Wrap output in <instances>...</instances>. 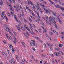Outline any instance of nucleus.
I'll use <instances>...</instances> for the list:
<instances>
[{
  "label": "nucleus",
  "mask_w": 64,
  "mask_h": 64,
  "mask_svg": "<svg viewBox=\"0 0 64 64\" xmlns=\"http://www.w3.org/2000/svg\"><path fill=\"white\" fill-rule=\"evenodd\" d=\"M32 42H30V44H31V46H36V47H37V44L35 43V42H34V40H32Z\"/></svg>",
  "instance_id": "1"
},
{
  "label": "nucleus",
  "mask_w": 64,
  "mask_h": 64,
  "mask_svg": "<svg viewBox=\"0 0 64 64\" xmlns=\"http://www.w3.org/2000/svg\"><path fill=\"white\" fill-rule=\"evenodd\" d=\"M28 5H30V4L31 5L32 7V8H33V9L34 10H35L36 9V8L35 7V6H34V4L31 2L30 1H28Z\"/></svg>",
  "instance_id": "2"
},
{
  "label": "nucleus",
  "mask_w": 64,
  "mask_h": 64,
  "mask_svg": "<svg viewBox=\"0 0 64 64\" xmlns=\"http://www.w3.org/2000/svg\"><path fill=\"white\" fill-rule=\"evenodd\" d=\"M14 40H13V41L15 44H16V42L17 43V42H18V40H17V38H15V37H14Z\"/></svg>",
  "instance_id": "3"
},
{
  "label": "nucleus",
  "mask_w": 64,
  "mask_h": 64,
  "mask_svg": "<svg viewBox=\"0 0 64 64\" xmlns=\"http://www.w3.org/2000/svg\"><path fill=\"white\" fill-rule=\"evenodd\" d=\"M46 22L47 24H49L50 26H52V23H51V22L50 21V20H49L48 21V22H47V20H46Z\"/></svg>",
  "instance_id": "4"
},
{
  "label": "nucleus",
  "mask_w": 64,
  "mask_h": 64,
  "mask_svg": "<svg viewBox=\"0 0 64 64\" xmlns=\"http://www.w3.org/2000/svg\"><path fill=\"white\" fill-rule=\"evenodd\" d=\"M52 23L54 25V26L55 28L57 29V25H56V22H53Z\"/></svg>",
  "instance_id": "5"
},
{
  "label": "nucleus",
  "mask_w": 64,
  "mask_h": 64,
  "mask_svg": "<svg viewBox=\"0 0 64 64\" xmlns=\"http://www.w3.org/2000/svg\"><path fill=\"white\" fill-rule=\"evenodd\" d=\"M2 16L4 18H5L6 19L7 21H8V18H7V17H6V16H5V15L4 14V15H2Z\"/></svg>",
  "instance_id": "6"
},
{
  "label": "nucleus",
  "mask_w": 64,
  "mask_h": 64,
  "mask_svg": "<svg viewBox=\"0 0 64 64\" xmlns=\"http://www.w3.org/2000/svg\"><path fill=\"white\" fill-rule=\"evenodd\" d=\"M11 60L12 61V62H13L14 64H15V61H14V58H11Z\"/></svg>",
  "instance_id": "7"
},
{
  "label": "nucleus",
  "mask_w": 64,
  "mask_h": 64,
  "mask_svg": "<svg viewBox=\"0 0 64 64\" xmlns=\"http://www.w3.org/2000/svg\"><path fill=\"white\" fill-rule=\"evenodd\" d=\"M16 6L17 7V8L19 10H20V7L19 6V5L18 4H16Z\"/></svg>",
  "instance_id": "8"
},
{
  "label": "nucleus",
  "mask_w": 64,
  "mask_h": 64,
  "mask_svg": "<svg viewBox=\"0 0 64 64\" xmlns=\"http://www.w3.org/2000/svg\"><path fill=\"white\" fill-rule=\"evenodd\" d=\"M52 14H53L54 15V16H57L56 14V12H53L52 13Z\"/></svg>",
  "instance_id": "9"
},
{
  "label": "nucleus",
  "mask_w": 64,
  "mask_h": 64,
  "mask_svg": "<svg viewBox=\"0 0 64 64\" xmlns=\"http://www.w3.org/2000/svg\"><path fill=\"white\" fill-rule=\"evenodd\" d=\"M52 19H54V20H57V18H56L55 17L54 18V17L53 16H52Z\"/></svg>",
  "instance_id": "10"
},
{
  "label": "nucleus",
  "mask_w": 64,
  "mask_h": 64,
  "mask_svg": "<svg viewBox=\"0 0 64 64\" xmlns=\"http://www.w3.org/2000/svg\"><path fill=\"white\" fill-rule=\"evenodd\" d=\"M0 4L2 6L3 5V1H2V0H1L0 2Z\"/></svg>",
  "instance_id": "11"
},
{
  "label": "nucleus",
  "mask_w": 64,
  "mask_h": 64,
  "mask_svg": "<svg viewBox=\"0 0 64 64\" xmlns=\"http://www.w3.org/2000/svg\"><path fill=\"white\" fill-rule=\"evenodd\" d=\"M36 6V7H37V8H37V10L38 11H40L39 10H40V8H39V6L38 7V6Z\"/></svg>",
  "instance_id": "12"
},
{
  "label": "nucleus",
  "mask_w": 64,
  "mask_h": 64,
  "mask_svg": "<svg viewBox=\"0 0 64 64\" xmlns=\"http://www.w3.org/2000/svg\"><path fill=\"white\" fill-rule=\"evenodd\" d=\"M22 45H23L24 47H26V44H25L24 43L22 42Z\"/></svg>",
  "instance_id": "13"
},
{
  "label": "nucleus",
  "mask_w": 64,
  "mask_h": 64,
  "mask_svg": "<svg viewBox=\"0 0 64 64\" xmlns=\"http://www.w3.org/2000/svg\"><path fill=\"white\" fill-rule=\"evenodd\" d=\"M35 38L37 40H40V38H39L36 36H35Z\"/></svg>",
  "instance_id": "14"
},
{
  "label": "nucleus",
  "mask_w": 64,
  "mask_h": 64,
  "mask_svg": "<svg viewBox=\"0 0 64 64\" xmlns=\"http://www.w3.org/2000/svg\"><path fill=\"white\" fill-rule=\"evenodd\" d=\"M2 54L3 55H4V54H5L6 55V56H7V53L6 52H2Z\"/></svg>",
  "instance_id": "15"
},
{
  "label": "nucleus",
  "mask_w": 64,
  "mask_h": 64,
  "mask_svg": "<svg viewBox=\"0 0 64 64\" xmlns=\"http://www.w3.org/2000/svg\"><path fill=\"white\" fill-rule=\"evenodd\" d=\"M30 33H31V34H34V35H35V34L34 33V32H33V31H32V32H31V31H30Z\"/></svg>",
  "instance_id": "16"
},
{
  "label": "nucleus",
  "mask_w": 64,
  "mask_h": 64,
  "mask_svg": "<svg viewBox=\"0 0 64 64\" xmlns=\"http://www.w3.org/2000/svg\"><path fill=\"white\" fill-rule=\"evenodd\" d=\"M49 1L51 3V4H53L54 5V4H55L53 2H52V1H51L50 0H49Z\"/></svg>",
  "instance_id": "17"
},
{
  "label": "nucleus",
  "mask_w": 64,
  "mask_h": 64,
  "mask_svg": "<svg viewBox=\"0 0 64 64\" xmlns=\"http://www.w3.org/2000/svg\"><path fill=\"white\" fill-rule=\"evenodd\" d=\"M14 18L16 20V21H17V17H16V16L15 14H14Z\"/></svg>",
  "instance_id": "18"
},
{
  "label": "nucleus",
  "mask_w": 64,
  "mask_h": 64,
  "mask_svg": "<svg viewBox=\"0 0 64 64\" xmlns=\"http://www.w3.org/2000/svg\"><path fill=\"white\" fill-rule=\"evenodd\" d=\"M17 28H18V30H20V28H19V27H20V26L18 25V26H16Z\"/></svg>",
  "instance_id": "19"
},
{
  "label": "nucleus",
  "mask_w": 64,
  "mask_h": 64,
  "mask_svg": "<svg viewBox=\"0 0 64 64\" xmlns=\"http://www.w3.org/2000/svg\"><path fill=\"white\" fill-rule=\"evenodd\" d=\"M16 21L18 22L19 23H21V22L19 20H16Z\"/></svg>",
  "instance_id": "20"
},
{
  "label": "nucleus",
  "mask_w": 64,
  "mask_h": 64,
  "mask_svg": "<svg viewBox=\"0 0 64 64\" xmlns=\"http://www.w3.org/2000/svg\"><path fill=\"white\" fill-rule=\"evenodd\" d=\"M26 29H27V30L28 31H30V29H29V28L28 27H26Z\"/></svg>",
  "instance_id": "21"
},
{
  "label": "nucleus",
  "mask_w": 64,
  "mask_h": 64,
  "mask_svg": "<svg viewBox=\"0 0 64 64\" xmlns=\"http://www.w3.org/2000/svg\"><path fill=\"white\" fill-rule=\"evenodd\" d=\"M8 16L10 17H11V16H10V13H9V12H8Z\"/></svg>",
  "instance_id": "22"
},
{
  "label": "nucleus",
  "mask_w": 64,
  "mask_h": 64,
  "mask_svg": "<svg viewBox=\"0 0 64 64\" xmlns=\"http://www.w3.org/2000/svg\"><path fill=\"white\" fill-rule=\"evenodd\" d=\"M55 6L56 8H59V6L58 4L56 5Z\"/></svg>",
  "instance_id": "23"
},
{
  "label": "nucleus",
  "mask_w": 64,
  "mask_h": 64,
  "mask_svg": "<svg viewBox=\"0 0 64 64\" xmlns=\"http://www.w3.org/2000/svg\"><path fill=\"white\" fill-rule=\"evenodd\" d=\"M9 47L10 48H13V46H12V45H10Z\"/></svg>",
  "instance_id": "24"
},
{
  "label": "nucleus",
  "mask_w": 64,
  "mask_h": 64,
  "mask_svg": "<svg viewBox=\"0 0 64 64\" xmlns=\"http://www.w3.org/2000/svg\"><path fill=\"white\" fill-rule=\"evenodd\" d=\"M54 54L55 55H56V56H58L57 52H55L54 53Z\"/></svg>",
  "instance_id": "25"
},
{
  "label": "nucleus",
  "mask_w": 64,
  "mask_h": 64,
  "mask_svg": "<svg viewBox=\"0 0 64 64\" xmlns=\"http://www.w3.org/2000/svg\"><path fill=\"white\" fill-rule=\"evenodd\" d=\"M12 1L14 4H15L16 3V2H15V0H12Z\"/></svg>",
  "instance_id": "26"
},
{
  "label": "nucleus",
  "mask_w": 64,
  "mask_h": 64,
  "mask_svg": "<svg viewBox=\"0 0 64 64\" xmlns=\"http://www.w3.org/2000/svg\"><path fill=\"white\" fill-rule=\"evenodd\" d=\"M59 47H62V45L61 44H60L59 45Z\"/></svg>",
  "instance_id": "27"
},
{
  "label": "nucleus",
  "mask_w": 64,
  "mask_h": 64,
  "mask_svg": "<svg viewBox=\"0 0 64 64\" xmlns=\"http://www.w3.org/2000/svg\"><path fill=\"white\" fill-rule=\"evenodd\" d=\"M50 21H52V18H51V17L50 16Z\"/></svg>",
  "instance_id": "28"
},
{
  "label": "nucleus",
  "mask_w": 64,
  "mask_h": 64,
  "mask_svg": "<svg viewBox=\"0 0 64 64\" xmlns=\"http://www.w3.org/2000/svg\"><path fill=\"white\" fill-rule=\"evenodd\" d=\"M20 7L21 10H22V9H23V8H22V6L21 5H20Z\"/></svg>",
  "instance_id": "29"
},
{
  "label": "nucleus",
  "mask_w": 64,
  "mask_h": 64,
  "mask_svg": "<svg viewBox=\"0 0 64 64\" xmlns=\"http://www.w3.org/2000/svg\"><path fill=\"white\" fill-rule=\"evenodd\" d=\"M14 9H16V10H17V6H14Z\"/></svg>",
  "instance_id": "30"
},
{
  "label": "nucleus",
  "mask_w": 64,
  "mask_h": 64,
  "mask_svg": "<svg viewBox=\"0 0 64 64\" xmlns=\"http://www.w3.org/2000/svg\"><path fill=\"white\" fill-rule=\"evenodd\" d=\"M6 4L8 5V6H10V5H9V2H6Z\"/></svg>",
  "instance_id": "31"
},
{
  "label": "nucleus",
  "mask_w": 64,
  "mask_h": 64,
  "mask_svg": "<svg viewBox=\"0 0 64 64\" xmlns=\"http://www.w3.org/2000/svg\"><path fill=\"white\" fill-rule=\"evenodd\" d=\"M59 22H60V24H62V21H61V20H59Z\"/></svg>",
  "instance_id": "32"
},
{
  "label": "nucleus",
  "mask_w": 64,
  "mask_h": 64,
  "mask_svg": "<svg viewBox=\"0 0 64 64\" xmlns=\"http://www.w3.org/2000/svg\"><path fill=\"white\" fill-rule=\"evenodd\" d=\"M40 6H42V7H43V5H44V4H42V3L40 4Z\"/></svg>",
  "instance_id": "33"
},
{
  "label": "nucleus",
  "mask_w": 64,
  "mask_h": 64,
  "mask_svg": "<svg viewBox=\"0 0 64 64\" xmlns=\"http://www.w3.org/2000/svg\"><path fill=\"white\" fill-rule=\"evenodd\" d=\"M40 12H42V13H43V11H42V10H41V9L40 8Z\"/></svg>",
  "instance_id": "34"
},
{
  "label": "nucleus",
  "mask_w": 64,
  "mask_h": 64,
  "mask_svg": "<svg viewBox=\"0 0 64 64\" xmlns=\"http://www.w3.org/2000/svg\"><path fill=\"white\" fill-rule=\"evenodd\" d=\"M28 19H29V21H30V22H32V20H31L30 18H29Z\"/></svg>",
  "instance_id": "35"
},
{
  "label": "nucleus",
  "mask_w": 64,
  "mask_h": 64,
  "mask_svg": "<svg viewBox=\"0 0 64 64\" xmlns=\"http://www.w3.org/2000/svg\"><path fill=\"white\" fill-rule=\"evenodd\" d=\"M41 55L43 56V57H45L46 55L43 54H41Z\"/></svg>",
  "instance_id": "36"
},
{
  "label": "nucleus",
  "mask_w": 64,
  "mask_h": 64,
  "mask_svg": "<svg viewBox=\"0 0 64 64\" xmlns=\"http://www.w3.org/2000/svg\"><path fill=\"white\" fill-rule=\"evenodd\" d=\"M12 52H14V51H15V50H14V49L12 48Z\"/></svg>",
  "instance_id": "37"
},
{
  "label": "nucleus",
  "mask_w": 64,
  "mask_h": 64,
  "mask_svg": "<svg viewBox=\"0 0 64 64\" xmlns=\"http://www.w3.org/2000/svg\"><path fill=\"white\" fill-rule=\"evenodd\" d=\"M30 29L31 30H32V31H33V28H31V27H30Z\"/></svg>",
  "instance_id": "38"
},
{
  "label": "nucleus",
  "mask_w": 64,
  "mask_h": 64,
  "mask_svg": "<svg viewBox=\"0 0 64 64\" xmlns=\"http://www.w3.org/2000/svg\"><path fill=\"white\" fill-rule=\"evenodd\" d=\"M46 12V13H48V11H49V10H47L46 9V10H45Z\"/></svg>",
  "instance_id": "39"
},
{
  "label": "nucleus",
  "mask_w": 64,
  "mask_h": 64,
  "mask_svg": "<svg viewBox=\"0 0 64 64\" xmlns=\"http://www.w3.org/2000/svg\"><path fill=\"white\" fill-rule=\"evenodd\" d=\"M42 8L44 9L45 11H46V9H45V8H44V7H42Z\"/></svg>",
  "instance_id": "40"
},
{
  "label": "nucleus",
  "mask_w": 64,
  "mask_h": 64,
  "mask_svg": "<svg viewBox=\"0 0 64 64\" xmlns=\"http://www.w3.org/2000/svg\"><path fill=\"white\" fill-rule=\"evenodd\" d=\"M42 2H43V3H45V4H46V2H45L43 0H42Z\"/></svg>",
  "instance_id": "41"
},
{
  "label": "nucleus",
  "mask_w": 64,
  "mask_h": 64,
  "mask_svg": "<svg viewBox=\"0 0 64 64\" xmlns=\"http://www.w3.org/2000/svg\"><path fill=\"white\" fill-rule=\"evenodd\" d=\"M4 17L2 16H1V19H2V20H3V19H4Z\"/></svg>",
  "instance_id": "42"
},
{
  "label": "nucleus",
  "mask_w": 64,
  "mask_h": 64,
  "mask_svg": "<svg viewBox=\"0 0 64 64\" xmlns=\"http://www.w3.org/2000/svg\"><path fill=\"white\" fill-rule=\"evenodd\" d=\"M10 13H11V14L12 15H15L14 14H13V13H12V12H10Z\"/></svg>",
  "instance_id": "43"
},
{
  "label": "nucleus",
  "mask_w": 64,
  "mask_h": 64,
  "mask_svg": "<svg viewBox=\"0 0 64 64\" xmlns=\"http://www.w3.org/2000/svg\"><path fill=\"white\" fill-rule=\"evenodd\" d=\"M32 49L33 50H34V51H35V49L34 48H32Z\"/></svg>",
  "instance_id": "44"
},
{
  "label": "nucleus",
  "mask_w": 64,
  "mask_h": 64,
  "mask_svg": "<svg viewBox=\"0 0 64 64\" xmlns=\"http://www.w3.org/2000/svg\"><path fill=\"white\" fill-rule=\"evenodd\" d=\"M3 13H4V12H2V15H5Z\"/></svg>",
  "instance_id": "45"
},
{
  "label": "nucleus",
  "mask_w": 64,
  "mask_h": 64,
  "mask_svg": "<svg viewBox=\"0 0 64 64\" xmlns=\"http://www.w3.org/2000/svg\"><path fill=\"white\" fill-rule=\"evenodd\" d=\"M36 14L38 16H39V13L38 12H37Z\"/></svg>",
  "instance_id": "46"
},
{
  "label": "nucleus",
  "mask_w": 64,
  "mask_h": 64,
  "mask_svg": "<svg viewBox=\"0 0 64 64\" xmlns=\"http://www.w3.org/2000/svg\"><path fill=\"white\" fill-rule=\"evenodd\" d=\"M49 34H50V35H52V34H53V33H52L51 32H50Z\"/></svg>",
  "instance_id": "47"
},
{
  "label": "nucleus",
  "mask_w": 64,
  "mask_h": 64,
  "mask_svg": "<svg viewBox=\"0 0 64 64\" xmlns=\"http://www.w3.org/2000/svg\"><path fill=\"white\" fill-rule=\"evenodd\" d=\"M24 22H25L26 23V22H27V21L26 20H25V19H24Z\"/></svg>",
  "instance_id": "48"
},
{
  "label": "nucleus",
  "mask_w": 64,
  "mask_h": 64,
  "mask_svg": "<svg viewBox=\"0 0 64 64\" xmlns=\"http://www.w3.org/2000/svg\"><path fill=\"white\" fill-rule=\"evenodd\" d=\"M41 23V24H42V25H43V26H44V23L43 22H42Z\"/></svg>",
  "instance_id": "49"
},
{
  "label": "nucleus",
  "mask_w": 64,
  "mask_h": 64,
  "mask_svg": "<svg viewBox=\"0 0 64 64\" xmlns=\"http://www.w3.org/2000/svg\"><path fill=\"white\" fill-rule=\"evenodd\" d=\"M43 46H44V47H46V44H44Z\"/></svg>",
  "instance_id": "50"
},
{
  "label": "nucleus",
  "mask_w": 64,
  "mask_h": 64,
  "mask_svg": "<svg viewBox=\"0 0 64 64\" xmlns=\"http://www.w3.org/2000/svg\"><path fill=\"white\" fill-rule=\"evenodd\" d=\"M59 3L60 4H61V2L60 0L59 1Z\"/></svg>",
  "instance_id": "51"
},
{
  "label": "nucleus",
  "mask_w": 64,
  "mask_h": 64,
  "mask_svg": "<svg viewBox=\"0 0 64 64\" xmlns=\"http://www.w3.org/2000/svg\"><path fill=\"white\" fill-rule=\"evenodd\" d=\"M6 36L7 38H8V37H9V36H8V35L7 34L6 35Z\"/></svg>",
  "instance_id": "52"
},
{
  "label": "nucleus",
  "mask_w": 64,
  "mask_h": 64,
  "mask_svg": "<svg viewBox=\"0 0 64 64\" xmlns=\"http://www.w3.org/2000/svg\"><path fill=\"white\" fill-rule=\"evenodd\" d=\"M46 44H47V45H48V46L49 44H48V42H46Z\"/></svg>",
  "instance_id": "53"
},
{
  "label": "nucleus",
  "mask_w": 64,
  "mask_h": 64,
  "mask_svg": "<svg viewBox=\"0 0 64 64\" xmlns=\"http://www.w3.org/2000/svg\"><path fill=\"white\" fill-rule=\"evenodd\" d=\"M26 9H29V8L27 6L26 7Z\"/></svg>",
  "instance_id": "54"
},
{
  "label": "nucleus",
  "mask_w": 64,
  "mask_h": 64,
  "mask_svg": "<svg viewBox=\"0 0 64 64\" xmlns=\"http://www.w3.org/2000/svg\"><path fill=\"white\" fill-rule=\"evenodd\" d=\"M9 38L11 40H12L11 37V36H10V37H9Z\"/></svg>",
  "instance_id": "55"
},
{
  "label": "nucleus",
  "mask_w": 64,
  "mask_h": 64,
  "mask_svg": "<svg viewBox=\"0 0 64 64\" xmlns=\"http://www.w3.org/2000/svg\"><path fill=\"white\" fill-rule=\"evenodd\" d=\"M6 31H7V29H8L9 28H8L7 27H6Z\"/></svg>",
  "instance_id": "56"
},
{
  "label": "nucleus",
  "mask_w": 64,
  "mask_h": 64,
  "mask_svg": "<svg viewBox=\"0 0 64 64\" xmlns=\"http://www.w3.org/2000/svg\"><path fill=\"white\" fill-rule=\"evenodd\" d=\"M57 18L58 19V20H60V19L59 18V16H58L57 17Z\"/></svg>",
  "instance_id": "57"
},
{
  "label": "nucleus",
  "mask_w": 64,
  "mask_h": 64,
  "mask_svg": "<svg viewBox=\"0 0 64 64\" xmlns=\"http://www.w3.org/2000/svg\"><path fill=\"white\" fill-rule=\"evenodd\" d=\"M44 31L45 32V33H46L47 32V31L46 30H44Z\"/></svg>",
  "instance_id": "58"
},
{
  "label": "nucleus",
  "mask_w": 64,
  "mask_h": 64,
  "mask_svg": "<svg viewBox=\"0 0 64 64\" xmlns=\"http://www.w3.org/2000/svg\"><path fill=\"white\" fill-rule=\"evenodd\" d=\"M45 35L46 36V37H48V34H45Z\"/></svg>",
  "instance_id": "59"
},
{
  "label": "nucleus",
  "mask_w": 64,
  "mask_h": 64,
  "mask_svg": "<svg viewBox=\"0 0 64 64\" xmlns=\"http://www.w3.org/2000/svg\"><path fill=\"white\" fill-rule=\"evenodd\" d=\"M14 35H16V32H14Z\"/></svg>",
  "instance_id": "60"
},
{
  "label": "nucleus",
  "mask_w": 64,
  "mask_h": 64,
  "mask_svg": "<svg viewBox=\"0 0 64 64\" xmlns=\"http://www.w3.org/2000/svg\"><path fill=\"white\" fill-rule=\"evenodd\" d=\"M61 33H62V35H64V32H61Z\"/></svg>",
  "instance_id": "61"
},
{
  "label": "nucleus",
  "mask_w": 64,
  "mask_h": 64,
  "mask_svg": "<svg viewBox=\"0 0 64 64\" xmlns=\"http://www.w3.org/2000/svg\"><path fill=\"white\" fill-rule=\"evenodd\" d=\"M42 7H47V6H46L44 5Z\"/></svg>",
  "instance_id": "62"
},
{
  "label": "nucleus",
  "mask_w": 64,
  "mask_h": 64,
  "mask_svg": "<svg viewBox=\"0 0 64 64\" xmlns=\"http://www.w3.org/2000/svg\"><path fill=\"white\" fill-rule=\"evenodd\" d=\"M39 31L40 32H41V30L40 29L39 30Z\"/></svg>",
  "instance_id": "63"
},
{
  "label": "nucleus",
  "mask_w": 64,
  "mask_h": 64,
  "mask_svg": "<svg viewBox=\"0 0 64 64\" xmlns=\"http://www.w3.org/2000/svg\"><path fill=\"white\" fill-rule=\"evenodd\" d=\"M62 38V39H63V40H64V37L63 36Z\"/></svg>",
  "instance_id": "64"
}]
</instances>
